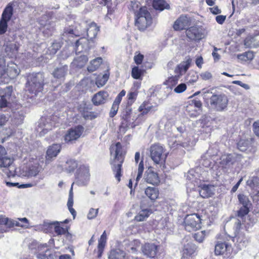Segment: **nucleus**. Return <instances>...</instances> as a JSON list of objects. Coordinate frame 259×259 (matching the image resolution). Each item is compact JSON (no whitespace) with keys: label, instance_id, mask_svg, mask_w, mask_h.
Segmentation results:
<instances>
[{"label":"nucleus","instance_id":"f257e3e1","mask_svg":"<svg viewBox=\"0 0 259 259\" xmlns=\"http://www.w3.org/2000/svg\"><path fill=\"white\" fill-rule=\"evenodd\" d=\"M111 155L113 157L114 167L113 171L116 178H119L121 176V167L123 161V155L125 154L122 147L119 142L115 145H112L110 147Z\"/></svg>","mask_w":259,"mask_h":259},{"label":"nucleus","instance_id":"f03ea898","mask_svg":"<svg viewBox=\"0 0 259 259\" xmlns=\"http://www.w3.org/2000/svg\"><path fill=\"white\" fill-rule=\"evenodd\" d=\"M44 85V75L41 73H33L27 77L26 91L30 94L37 95L42 91Z\"/></svg>","mask_w":259,"mask_h":259},{"label":"nucleus","instance_id":"7ed1b4c3","mask_svg":"<svg viewBox=\"0 0 259 259\" xmlns=\"http://www.w3.org/2000/svg\"><path fill=\"white\" fill-rule=\"evenodd\" d=\"M152 23V18L146 7L140 9L136 14L135 25L140 30H144L149 27Z\"/></svg>","mask_w":259,"mask_h":259},{"label":"nucleus","instance_id":"20e7f679","mask_svg":"<svg viewBox=\"0 0 259 259\" xmlns=\"http://www.w3.org/2000/svg\"><path fill=\"white\" fill-rule=\"evenodd\" d=\"M150 156L155 164H161L164 162L167 154L165 152L164 148L160 144H152L149 149Z\"/></svg>","mask_w":259,"mask_h":259},{"label":"nucleus","instance_id":"39448f33","mask_svg":"<svg viewBox=\"0 0 259 259\" xmlns=\"http://www.w3.org/2000/svg\"><path fill=\"white\" fill-rule=\"evenodd\" d=\"M228 102V98L224 94H213L210 98L211 108L219 112L223 111L227 108Z\"/></svg>","mask_w":259,"mask_h":259},{"label":"nucleus","instance_id":"423d86ee","mask_svg":"<svg viewBox=\"0 0 259 259\" xmlns=\"http://www.w3.org/2000/svg\"><path fill=\"white\" fill-rule=\"evenodd\" d=\"M201 221L200 215L197 213L187 215L184 221L185 229L188 232L199 229L201 228Z\"/></svg>","mask_w":259,"mask_h":259},{"label":"nucleus","instance_id":"0eeeda50","mask_svg":"<svg viewBox=\"0 0 259 259\" xmlns=\"http://www.w3.org/2000/svg\"><path fill=\"white\" fill-rule=\"evenodd\" d=\"M53 123L50 117H42L39 121L37 132L40 136H43L52 129Z\"/></svg>","mask_w":259,"mask_h":259},{"label":"nucleus","instance_id":"6e6552de","mask_svg":"<svg viewBox=\"0 0 259 259\" xmlns=\"http://www.w3.org/2000/svg\"><path fill=\"white\" fill-rule=\"evenodd\" d=\"M83 131V127L81 125L70 129L65 136L64 140L65 142L68 143L76 140L81 136Z\"/></svg>","mask_w":259,"mask_h":259},{"label":"nucleus","instance_id":"1a4fd4ad","mask_svg":"<svg viewBox=\"0 0 259 259\" xmlns=\"http://www.w3.org/2000/svg\"><path fill=\"white\" fill-rule=\"evenodd\" d=\"M187 36L191 40H199L204 37L202 28L197 26L189 27L186 31Z\"/></svg>","mask_w":259,"mask_h":259},{"label":"nucleus","instance_id":"9d476101","mask_svg":"<svg viewBox=\"0 0 259 259\" xmlns=\"http://www.w3.org/2000/svg\"><path fill=\"white\" fill-rule=\"evenodd\" d=\"M61 146L59 144H54L50 146L46 152V162L49 163L60 152Z\"/></svg>","mask_w":259,"mask_h":259},{"label":"nucleus","instance_id":"9b49d317","mask_svg":"<svg viewBox=\"0 0 259 259\" xmlns=\"http://www.w3.org/2000/svg\"><path fill=\"white\" fill-rule=\"evenodd\" d=\"M93 43V40L85 38H81L75 43V52L76 53L89 51L92 47L90 44Z\"/></svg>","mask_w":259,"mask_h":259},{"label":"nucleus","instance_id":"f8f14e48","mask_svg":"<svg viewBox=\"0 0 259 259\" xmlns=\"http://www.w3.org/2000/svg\"><path fill=\"white\" fill-rule=\"evenodd\" d=\"M190 18L186 15H182L175 22L173 27L175 30H181L190 26Z\"/></svg>","mask_w":259,"mask_h":259},{"label":"nucleus","instance_id":"ddd939ff","mask_svg":"<svg viewBox=\"0 0 259 259\" xmlns=\"http://www.w3.org/2000/svg\"><path fill=\"white\" fill-rule=\"evenodd\" d=\"M144 254L150 258H154L157 252V246L153 243H146L142 247Z\"/></svg>","mask_w":259,"mask_h":259},{"label":"nucleus","instance_id":"4468645a","mask_svg":"<svg viewBox=\"0 0 259 259\" xmlns=\"http://www.w3.org/2000/svg\"><path fill=\"white\" fill-rule=\"evenodd\" d=\"M231 245L225 242H218L215 246L214 252L217 255L226 253L228 255L231 253Z\"/></svg>","mask_w":259,"mask_h":259},{"label":"nucleus","instance_id":"2eb2a0df","mask_svg":"<svg viewBox=\"0 0 259 259\" xmlns=\"http://www.w3.org/2000/svg\"><path fill=\"white\" fill-rule=\"evenodd\" d=\"M41 167L37 160L34 162L33 164H29L28 167H26L25 177H35L40 171Z\"/></svg>","mask_w":259,"mask_h":259},{"label":"nucleus","instance_id":"dca6fc26","mask_svg":"<svg viewBox=\"0 0 259 259\" xmlns=\"http://www.w3.org/2000/svg\"><path fill=\"white\" fill-rule=\"evenodd\" d=\"M152 213L151 209L141 206L140 210L135 217V220L137 222L145 221Z\"/></svg>","mask_w":259,"mask_h":259},{"label":"nucleus","instance_id":"f3484780","mask_svg":"<svg viewBox=\"0 0 259 259\" xmlns=\"http://www.w3.org/2000/svg\"><path fill=\"white\" fill-rule=\"evenodd\" d=\"M108 94L106 92L100 91L96 94L92 98V102L95 105H99L106 102Z\"/></svg>","mask_w":259,"mask_h":259},{"label":"nucleus","instance_id":"a211bd4d","mask_svg":"<svg viewBox=\"0 0 259 259\" xmlns=\"http://www.w3.org/2000/svg\"><path fill=\"white\" fill-rule=\"evenodd\" d=\"M214 188L213 185H203L199 190V194L202 198H208L214 194Z\"/></svg>","mask_w":259,"mask_h":259},{"label":"nucleus","instance_id":"6ab92c4d","mask_svg":"<svg viewBox=\"0 0 259 259\" xmlns=\"http://www.w3.org/2000/svg\"><path fill=\"white\" fill-rule=\"evenodd\" d=\"M13 2H10L7 5L3 12L1 19L8 22L11 20L13 15Z\"/></svg>","mask_w":259,"mask_h":259},{"label":"nucleus","instance_id":"aec40b11","mask_svg":"<svg viewBox=\"0 0 259 259\" xmlns=\"http://www.w3.org/2000/svg\"><path fill=\"white\" fill-rule=\"evenodd\" d=\"M6 153L5 148L0 145V167H8L12 163L11 159L5 156Z\"/></svg>","mask_w":259,"mask_h":259},{"label":"nucleus","instance_id":"412c9836","mask_svg":"<svg viewBox=\"0 0 259 259\" xmlns=\"http://www.w3.org/2000/svg\"><path fill=\"white\" fill-rule=\"evenodd\" d=\"M20 73V70L16 64L11 63L8 65L6 76L8 78H14L16 77Z\"/></svg>","mask_w":259,"mask_h":259},{"label":"nucleus","instance_id":"4be33fe9","mask_svg":"<svg viewBox=\"0 0 259 259\" xmlns=\"http://www.w3.org/2000/svg\"><path fill=\"white\" fill-rule=\"evenodd\" d=\"M68 71L67 65H62L55 69L52 74L55 78L61 79L65 77Z\"/></svg>","mask_w":259,"mask_h":259},{"label":"nucleus","instance_id":"5701e85b","mask_svg":"<svg viewBox=\"0 0 259 259\" xmlns=\"http://www.w3.org/2000/svg\"><path fill=\"white\" fill-rule=\"evenodd\" d=\"M244 45L250 48L259 47V34L246 38L244 40Z\"/></svg>","mask_w":259,"mask_h":259},{"label":"nucleus","instance_id":"b1692460","mask_svg":"<svg viewBox=\"0 0 259 259\" xmlns=\"http://www.w3.org/2000/svg\"><path fill=\"white\" fill-rule=\"evenodd\" d=\"M9 81V78L6 76L5 63L3 58H0V84L6 83Z\"/></svg>","mask_w":259,"mask_h":259},{"label":"nucleus","instance_id":"393cba45","mask_svg":"<svg viewBox=\"0 0 259 259\" xmlns=\"http://www.w3.org/2000/svg\"><path fill=\"white\" fill-rule=\"evenodd\" d=\"M99 30V29L95 23H91L87 29L88 38L91 40H93V39L96 36Z\"/></svg>","mask_w":259,"mask_h":259},{"label":"nucleus","instance_id":"a878e982","mask_svg":"<svg viewBox=\"0 0 259 259\" xmlns=\"http://www.w3.org/2000/svg\"><path fill=\"white\" fill-rule=\"evenodd\" d=\"M88 60V58L85 55H81L75 58L71 64L75 67L81 68L83 67Z\"/></svg>","mask_w":259,"mask_h":259},{"label":"nucleus","instance_id":"bb28decb","mask_svg":"<svg viewBox=\"0 0 259 259\" xmlns=\"http://www.w3.org/2000/svg\"><path fill=\"white\" fill-rule=\"evenodd\" d=\"M102 63V59L101 57H98L93 59L90 62L88 67V70L90 72L96 71Z\"/></svg>","mask_w":259,"mask_h":259},{"label":"nucleus","instance_id":"cd10ccee","mask_svg":"<svg viewBox=\"0 0 259 259\" xmlns=\"http://www.w3.org/2000/svg\"><path fill=\"white\" fill-rule=\"evenodd\" d=\"M235 162L233 156L231 154H225L221 156L220 163L223 167L230 166Z\"/></svg>","mask_w":259,"mask_h":259},{"label":"nucleus","instance_id":"c85d7f7f","mask_svg":"<svg viewBox=\"0 0 259 259\" xmlns=\"http://www.w3.org/2000/svg\"><path fill=\"white\" fill-rule=\"evenodd\" d=\"M109 259H125V253L122 250L117 249L111 250L108 256Z\"/></svg>","mask_w":259,"mask_h":259},{"label":"nucleus","instance_id":"c756f323","mask_svg":"<svg viewBox=\"0 0 259 259\" xmlns=\"http://www.w3.org/2000/svg\"><path fill=\"white\" fill-rule=\"evenodd\" d=\"M233 241H236L239 243L240 247L246 246L248 242L247 238L245 236L244 234L242 233H238L234 237Z\"/></svg>","mask_w":259,"mask_h":259},{"label":"nucleus","instance_id":"7c9ffc66","mask_svg":"<svg viewBox=\"0 0 259 259\" xmlns=\"http://www.w3.org/2000/svg\"><path fill=\"white\" fill-rule=\"evenodd\" d=\"M74 184V183H73L72 184L71 189L69 191V197H68V202H67V206H68V209H69V211L70 212V213L73 215V218H75V216L76 215L75 210L72 207L73 204V195L72 186Z\"/></svg>","mask_w":259,"mask_h":259},{"label":"nucleus","instance_id":"2f4dec72","mask_svg":"<svg viewBox=\"0 0 259 259\" xmlns=\"http://www.w3.org/2000/svg\"><path fill=\"white\" fill-rule=\"evenodd\" d=\"M146 195L152 200H155L158 198V191L155 188L148 187L145 190Z\"/></svg>","mask_w":259,"mask_h":259},{"label":"nucleus","instance_id":"473e14b6","mask_svg":"<svg viewBox=\"0 0 259 259\" xmlns=\"http://www.w3.org/2000/svg\"><path fill=\"white\" fill-rule=\"evenodd\" d=\"M153 6L156 10L162 11L165 9H168L169 6L164 0H154Z\"/></svg>","mask_w":259,"mask_h":259},{"label":"nucleus","instance_id":"72a5a7b5","mask_svg":"<svg viewBox=\"0 0 259 259\" xmlns=\"http://www.w3.org/2000/svg\"><path fill=\"white\" fill-rule=\"evenodd\" d=\"M109 76V73L107 72L103 75H99L96 78V84L98 88L104 85L107 81Z\"/></svg>","mask_w":259,"mask_h":259},{"label":"nucleus","instance_id":"f704fd0d","mask_svg":"<svg viewBox=\"0 0 259 259\" xmlns=\"http://www.w3.org/2000/svg\"><path fill=\"white\" fill-rule=\"evenodd\" d=\"M77 166V163L75 160L70 159L66 161L65 168L68 173L73 172Z\"/></svg>","mask_w":259,"mask_h":259},{"label":"nucleus","instance_id":"c9c22d12","mask_svg":"<svg viewBox=\"0 0 259 259\" xmlns=\"http://www.w3.org/2000/svg\"><path fill=\"white\" fill-rule=\"evenodd\" d=\"M198 79V75L197 73L193 70L190 71L186 78L187 82L191 84L196 82Z\"/></svg>","mask_w":259,"mask_h":259},{"label":"nucleus","instance_id":"e433bc0d","mask_svg":"<svg viewBox=\"0 0 259 259\" xmlns=\"http://www.w3.org/2000/svg\"><path fill=\"white\" fill-rule=\"evenodd\" d=\"M6 185L9 187L16 186L19 188H26L35 186L36 183L35 182H32L30 183L20 185L18 183H13L10 182H6Z\"/></svg>","mask_w":259,"mask_h":259},{"label":"nucleus","instance_id":"4c0bfd02","mask_svg":"<svg viewBox=\"0 0 259 259\" xmlns=\"http://www.w3.org/2000/svg\"><path fill=\"white\" fill-rule=\"evenodd\" d=\"M17 223L19 225L17 227L27 229L30 227L29 220L26 218H17Z\"/></svg>","mask_w":259,"mask_h":259},{"label":"nucleus","instance_id":"58836bf2","mask_svg":"<svg viewBox=\"0 0 259 259\" xmlns=\"http://www.w3.org/2000/svg\"><path fill=\"white\" fill-rule=\"evenodd\" d=\"M238 198L240 204L242 206H249L250 205V201L248 197L242 194H239L238 195Z\"/></svg>","mask_w":259,"mask_h":259},{"label":"nucleus","instance_id":"ea45409f","mask_svg":"<svg viewBox=\"0 0 259 259\" xmlns=\"http://www.w3.org/2000/svg\"><path fill=\"white\" fill-rule=\"evenodd\" d=\"M106 240L107 235L106 233V231H104L98 240V248L104 249L106 243Z\"/></svg>","mask_w":259,"mask_h":259},{"label":"nucleus","instance_id":"a19ab883","mask_svg":"<svg viewBox=\"0 0 259 259\" xmlns=\"http://www.w3.org/2000/svg\"><path fill=\"white\" fill-rule=\"evenodd\" d=\"M128 8L131 11L134 12L136 16V14L139 11L140 9L142 7H140V3L138 2L132 1L129 5Z\"/></svg>","mask_w":259,"mask_h":259},{"label":"nucleus","instance_id":"79ce46f5","mask_svg":"<svg viewBox=\"0 0 259 259\" xmlns=\"http://www.w3.org/2000/svg\"><path fill=\"white\" fill-rule=\"evenodd\" d=\"M78 176L80 177H88L90 176L89 168L85 165L81 166L78 169Z\"/></svg>","mask_w":259,"mask_h":259},{"label":"nucleus","instance_id":"37998d69","mask_svg":"<svg viewBox=\"0 0 259 259\" xmlns=\"http://www.w3.org/2000/svg\"><path fill=\"white\" fill-rule=\"evenodd\" d=\"M257 219L253 216L248 215L247 220L244 221L246 227L249 228L257 222Z\"/></svg>","mask_w":259,"mask_h":259},{"label":"nucleus","instance_id":"c03bdc74","mask_svg":"<svg viewBox=\"0 0 259 259\" xmlns=\"http://www.w3.org/2000/svg\"><path fill=\"white\" fill-rule=\"evenodd\" d=\"M200 171V168H196L195 169H191L188 171L187 173V178H198L200 176L199 175V172Z\"/></svg>","mask_w":259,"mask_h":259},{"label":"nucleus","instance_id":"a18cd8bd","mask_svg":"<svg viewBox=\"0 0 259 259\" xmlns=\"http://www.w3.org/2000/svg\"><path fill=\"white\" fill-rule=\"evenodd\" d=\"M142 72V70L139 69L138 67H134L132 69V76L136 79H140Z\"/></svg>","mask_w":259,"mask_h":259},{"label":"nucleus","instance_id":"49530a36","mask_svg":"<svg viewBox=\"0 0 259 259\" xmlns=\"http://www.w3.org/2000/svg\"><path fill=\"white\" fill-rule=\"evenodd\" d=\"M61 45L60 42H53L52 46L49 48L51 54H55L58 50L61 48Z\"/></svg>","mask_w":259,"mask_h":259},{"label":"nucleus","instance_id":"de8ad7c7","mask_svg":"<svg viewBox=\"0 0 259 259\" xmlns=\"http://www.w3.org/2000/svg\"><path fill=\"white\" fill-rule=\"evenodd\" d=\"M5 225L8 228H11L14 227V226L17 227V225H19L17 223V220L16 219H11L6 217V219L5 221Z\"/></svg>","mask_w":259,"mask_h":259},{"label":"nucleus","instance_id":"09e8293b","mask_svg":"<svg viewBox=\"0 0 259 259\" xmlns=\"http://www.w3.org/2000/svg\"><path fill=\"white\" fill-rule=\"evenodd\" d=\"M8 21L0 19V35L4 34L7 30Z\"/></svg>","mask_w":259,"mask_h":259},{"label":"nucleus","instance_id":"8fccbe9b","mask_svg":"<svg viewBox=\"0 0 259 259\" xmlns=\"http://www.w3.org/2000/svg\"><path fill=\"white\" fill-rule=\"evenodd\" d=\"M249 206H242L238 211V216L242 218L249 212Z\"/></svg>","mask_w":259,"mask_h":259},{"label":"nucleus","instance_id":"3c124183","mask_svg":"<svg viewBox=\"0 0 259 259\" xmlns=\"http://www.w3.org/2000/svg\"><path fill=\"white\" fill-rule=\"evenodd\" d=\"M187 89V85L185 83H182L177 85L174 89V92L176 93L180 94L184 92Z\"/></svg>","mask_w":259,"mask_h":259},{"label":"nucleus","instance_id":"603ef678","mask_svg":"<svg viewBox=\"0 0 259 259\" xmlns=\"http://www.w3.org/2000/svg\"><path fill=\"white\" fill-rule=\"evenodd\" d=\"M8 115L0 114V127L6 125L9 119Z\"/></svg>","mask_w":259,"mask_h":259},{"label":"nucleus","instance_id":"864d4df0","mask_svg":"<svg viewBox=\"0 0 259 259\" xmlns=\"http://www.w3.org/2000/svg\"><path fill=\"white\" fill-rule=\"evenodd\" d=\"M98 213V209L91 208L88 214L89 219H93L96 217Z\"/></svg>","mask_w":259,"mask_h":259},{"label":"nucleus","instance_id":"5fc2aeb1","mask_svg":"<svg viewBox=\"0 0 259 259\" xmlns=\"http://www.w3.org/2000/svg\"><path fill=\"white\" fill-rule=\"evenodd\" d=\"M195 239L199 242H202L204 240V234L202 231L197 232L194 235Z\"/></svg>","mask_w":259,"mask_h":259},{"label":"nucleus","instance_id":"6e6d98bb","mask_svg":"<svg viewBox=\"0 0 259 259\" xmlns=\"http://www.w3.org/2000/svg\"><path fill=\"white\" fill-rule=\"evenodd\" d=\"M144 169V162L143 160H142L138 166V175L136 178H140L142 177Z\"/></svg>","mask_w":259,"mask_h":259},{"label":"nucleus","instance_id":"4d7b16f0","mask_svg":"<svg viewBox=\"0 0 259 259\" xmlns=\"http://www.w3.org/2000/svg\"><path fill=\"white\" fill-rule=\"evenodd\" d=\"M177 145H180L185 148H188L190 145L189 140L186 139L184 140L179 139Z\"/></svg>","mask_w":259,"mask_h":259},{"label":"nucleus","instance_id":"13d9d810","mask_svg":"<svg viewBox=\"0 0 259 259\" xmlns=\"http://www.w3.org/2000/svg\"><path fill=\"white\" fill-rule=\"evenodd\" d=\"M247 147V143L245 141L241 140L238 143V148L241 151H245L246 150Z\"/></svg>","mask_w":259,"mask_h":259},{"label":"nucleus","instance_id":"bf43d9fd","mask_svg":"<svg viewBox=\"0 0 259 259\" xmlns=\"http://www.w3.org/2000/svg\"><path fill=\"white\" fill-rule=\"evenodd\" d=\"M201 78L204 80L210 79L212 77V74L209 72H203L200 74Z\"/></svg>","mask_w":259,"mask_h":259},{"label":"nucleus","instance_id":"052dcab7","mask_svg":"<svg viewBox=\"0 0 259 259\" xmlns=\"http://www.w3.org/2000/svg\"><path fill=\"white\" fill-rule=\"evenodd\" d=\"M152 106H148L146 107L145 105L142 104L139 108V110L142 112V114H147L152 108Z\"/></svg>","mask_w":259,"mask_h":259},{"label":"nucleus","instance_id":"680f3d73","mask_svg":"<svg viewBox=\"0 0 259 259\" xmlns=\"http://www.w3.org/2000/svg\"><path fill=\"white\" fill-rule=\"evenodd\" d=\"M253 130L254 134L259 137V120L255 121L253 124Z\"/></svg>","mask_w":259,"mask_h":259},{"label":"nucleus","instance_id":"e2e57ef3","mask_svg":"<svg viewBox=\"0 0 259 259\" xmlns=\"http://www.w3.org/2000/svg\"><path fill=\"white\" fill-rule=\"evenodd\" d=\"M119 107L112 104L111 110L109 113V115L111 117H114L117 113Z\"/></svg>","mask_w":259,"mask_h":259},{"label":"nucleus","instance_id":"0e129e2a","mask_svg":"<svg viewBox=\"0 0 259 259\" xmlns=\"http://www.w3.org/2000/svg\"><path fill=\"white\" fill-rule=\"evenodd\" d=\"M146 172L148 174L147 178H157L158 177L157 174L152 171L151 168H149Z\"/></svg>","mask_w":259,"mask_h":259},{"label":"nucleus","instance_id":"69168bd1","mask_svg":"<svg viewBox=\"0 0 259 259\" xmlns=\"http://www.w3.org/2000/svg\"><path fill=\"white\" fill-rule=\"evenodd\" d=\"M55 232L58 235H62L65 233L66 230L62 227L56 226L55 227Z\"/></svg>","mask_w":259,"mask_h":259},{"label":"nucleus","instance_id":"338daca9","mask_svg":"<svg viewBox=\"0 0 259 259\" xmlns=\"http://www.w3.org/2000/svg\"><path fill=\"white\" fill-rule=\"evenodd\" d=\"M144 56L141 54H138L134 57V60L137 64H141L143 61Z\"/></svg>","mask_w":259,"mask_h":259},{"label":"nucleus","instance_id":"774afa93","mask_svg":"<svg viewBox=\"0 0 259 259\" xmlns=\"http://www.w3.org/2000/svg\"><path fill=\"white\" fill-rule=\"evenodd\" d=\"M226 19V16L224 15H219L217 16L215 18L216 21L219 24H222L224 22Z\"/></svg>","mask_w":259,"mask_h":259}]
</instances>
